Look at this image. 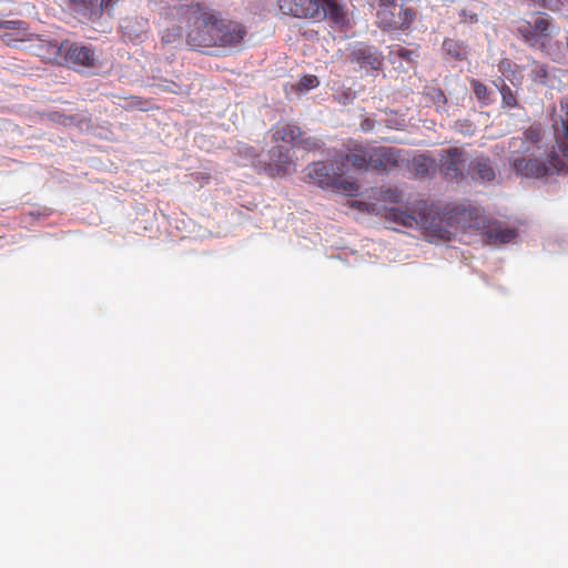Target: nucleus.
Segmentation results:
<instances>
[{
  "label": "nucleus",
  "mask_w": 568,
  "mask_h": 568,
  "mask_svg": "<svg viewBox=\"0 0 568 568\" xmlns=\"http://www.w3.org/2000/svg\"><path fill=\"white\" fill-rule=\"evenodd\" d=\"M305 135L302 129L293 123H286L282 126H277L273 134L272 141L275 143L284 142L291 144L293 148H296L298 140Z\"/></svg>",
  "instance_id": "obj_18"
},
{
  "label": "nucleus",
  "mask_w": 568,
  "mask_h": 568,
  "mask_svg": "<svg viewBox=\"0 0 568 568\" xmlns=\"http://www.w3.org/2000/svg\"><path fill=\"white\" fill-rule=\"evenodd\" d=\"M398 55H399V57H402V58H404V59L409 60V59H410V55H412V52H410V51H408L407 49L400 48V49L398 50Z\"/></svg>",
  "instance_id": "obj_39"
},
{
  "label": "nucleus",
  "mask_w": 568,
  "mask_h": 568,
  "mask_svg": "<svg viewBox=\"0 0 568 568\" xmlns=\"http://www.w3.org/2000/svg\"><path fill=\"white\" fill-rule=\"evenodd\" d=\"M39 55L47 61L58 64L64 63L69 68H90L95 63V53L90 45L81 43H62L43 42L39 47Z\"/></svg>",
  "instance_id": "obj_4"
},
{
  "label": "nucleus",
  "mask_w": 568,
  "mask_h": 568,
  "mask_svg": "<svg viewBox=\"0 0 568 568\" xmlns=\"http://www.w3.org/2000/svg\"><path fill=\"white\" fill-rule=\"evenodd\" d=\"M320 84L318 78L313 74L303 75L294 85L296 90L305 92L317 88Z\"/></svg>",
  "instance_id": "obj_26"
},
{
  "label": "nucleus",
  "mask_w": 568,
  "mask_h": 568,
  "mask_svg": "<svg viewBox=\"0 0 568 568\" xmlns=\"http://www.w3.org/2000/svg\"><path fill=\"white\" fill-rule=\"evenodd\" d=\"M496 87L501 94V106L504 109H514L519 106L517 100V90H511L504 80L500 81V84H496Z\"/></svg>",
  "instance_id": "obj_25"
},
{
  "label": "nucleus",
  "mask_w": 568,
  "mask_h": 568,
  "mask_svg": "<svg viewBox=\"0 0 568 568\" xmlns=\"http://www.w3.org/2000/svg\"><path fill=\"white\" fill-rule=\"evenodd\" d=\"M371 146L354 144L347 148V152L344 156H339L337 160L347 164H351L356 170H368L371 169Z\"/></svg>",
  "instance_id": "obj_15"
},
{
  "label": "nucleus",
  "mask_w": 568,
  "mask_h": 568,
  "mask_svg": "<svg viewBox=\"0 0 568 568\" xmlns=\"http://www.w3.org/2000/svg\"><path fill=\"white\" fill-rule=\"evenodd\" d=\"M349 60L366 71H378L384 64L383 54L375 47L364 43H359L352 49Z\"/></svg>",
  "instance_id": "obj_11"
},
{
  "label": "nucleus",
  "mask_w": 568,
  "mask_h": 568,
  "mask_svg": "<svg viewBox=\"0 0 568 568\" xmlns=\"http://www.w3.org/2000/svg\"><path fill=\"white\" fill-rule=\"evenodd\" d=\"M459 17H460V21L464 23H475L478 21L477 13L466 10V9H464L459 12Z\"/></svg>",
  "instance_id": "obj_35"
},
{
  "label": "nucleus",
  "mask_w": 568,
  "mask_h": 568,
  "mask_svg": "<svg viewBox=\"0 0 568 568\" xmlns=\"http://www.w3.org/2000/svg\"><path fill=\"white\" fill-rule=\"evenodd\" d=\"M532 2L539 4L542 8L549 10H556L558 8V0H531Z\"/></svg>",
  "instance_id": "obj_37"
},
{
  "label": "nucleus",
  "mask_w": 568,
  "mask_h": 568,
  "mask_svg": "<svg viewBox=\"0 0 568 568\" xmlns=\"http://www.w3.org/2000/svg\"><path fill=\"white\" fill-rule=\"evenodd\" d=\"M467 176L475 181L493 182L496 179V166L487 156H477L468 164Z\"/></svg>",
  "instance_id": "obj_14"
},
{
  "label": "nucleus",
  "mask_w": 568,
  "mask_h": 568,
  "mask_svg": "<svg viewBox=\"0 0 568 568\" xmlns=\"http://www.w3.org/2000/svg\"><path fill=\"white\" fill-rule=\"evenodd\" d=\"M548 78L547 69L544 64L535 63L534 69L531 70V79L535 82H539L541 84H546Z\"/></svg>",
  "instance_id": "obj_31"
},
{
  "label": "nucleus",
  "mask_w": 568,
  "mask_h": 568,
  "mask_svg": "<svg viewBox=\"0 0 568 568\" xmlns=\"http://www.w3.org/2000/svg\"><path fill=\"white\" fill-rule=\"evenodd\" d=\"M371 169L388 171L397 166L400 151L395 148H371Z\"/></svg>",
  "instance_id": "obj_13"
},
{
  "label": "nucleus",
  "mask_w": 568,
  "mask_h": 568,
  "mask_svg": "<svg viewBox=\"0 0 568 568\" xmlns=\"http://www.w3.org/2000/svg\"><path fill=\"white\" fill-rule=\"evenodd\" d=\"M183 42L181 27L166 28L161 33V44L163 47L179 48Z\"/></svg>",
  "instance_id": "obj_22"
},
{
  "label": "nucleus",
  "mask_w": 568,
  "mask_h": 568,
  "mask_svg": "<svg viewBox=\"0 0 568 568\" xmlns=\"http://www.w3.org/2000/svg\"><path fill=\"white\" fill-rule=\"evenodd\" d=\"M412 166L416 174L426 176L434 171L435 161L428 155L420 154L413 159Z\"/></svg>",
  "instance_id": "obj_24"
},
{
  "label": "nucleus",
  "mask_w": 568,
  "mask_h": 568,
  "mask_svg": "<svg viewBox=\"0 0 568 568\" xmlns=\"http://www.w3.org/2000/svg\"><path fill=\"white\" fill-rule=\"evenodd\" d=\"M377 18L384 29L404 30L414 21L415 11L402 4L390 3L377 11Z\"/></svg>",
  "instance_id": "obj_9"
},
{
  "label": "nucleus",
  "mask_w": 568,
  "mask_h": 568,
  "mask_svg": "<svg viewBox=\"0 0 568 568\" xmlns=\"http://www.w3.org/2000/svg\"><path fill=\"white\" fill-rule=\"evenodd\" d=\"M306 170L308 180L322 189H329L349 195L358 192V185L355 182L344 180L347 170H345L343 161L335 159L329 164L322 161L313 162Z\"/></svg>",
  "instance_id": "obj_5"
},
{
  "label": "nucleus",
  "mask_w": 568,
  "mask_h": 568,
  "mask_svg": "<svg viewBox=\"0 0 568 568\" xmlns=\"http://www.w3.org/2000/svg\"><path fill=\"white\" fill-rule=\"evenodd\" d=\"M564 116L554 124L556 146L565 159H568V102L561 103Z\"/></svg>",
  "instance_id": "obj_17"
},
{
  "label": "nucleus",
  "mask_w": 568,
  "mask_h": 568,
  "mask_svg": "<svg viewBox=\"0 0 568 568\" xmlns=\"http://www.w3.org/2000/svg\"><path fill=\"white\" fill-rule=\"evenodd\" d=\"M382 200L386 203H400L403 193L397 189H386L382 191Z\"/></svg>",
  "instance_id": "obj_30"
},
{
  "label": "nucleus",
  "mask_w": 568,
  "mask_h": 568,
  "mask_svg": "<svg viewBox=\"0 0 568 568\" xmlns=\"http://www.w3.org/2000/svg\"><path fill=\"white\" fill-rule=\"evenodd\" d=\"M506 79H508L511 84L516 88H519L521 85V82H523V75H520L518 72H517V69H514L510 74L506 75Z\"/></svg>",
  "instance_id": "obj_36"
},
{
  "label": "nucleus",
  "mask_w": 568,
  "mask_h": 568,
  "mask_svg": "<svg viewBox=\"0 0 568 568\" xmlns=\"http://www.w3.org/2000/svg\"><path fill=\"white\" fill-rule=\"evenodd\" d=\"M163 14L171 20H186V44L200 52L207 53L214 48L239 47L247 34L243 23L224 19L219 11L200 3L166 7Z\"/></svg>",
  "instance_id": "obj_1"
},
{
  "label": "nucleus",
  "mask_w": 568,
  "mask_h": 568,
  "mask_svg": "<svg viewBox=\"0 0 568 568\" xmlns=\"http://www.w3.org/2000/svg\"><path fill=\"white\" fill-rule=\"evenodd\" d=\"M525 140L531 142L535 145H538V143L542 139V129L538 124L530 125L525 132H524Z\"/></svg>",
  "instance_id": "obj_29"
},
{
  "label": "nucleus",
  "mask_w": 568,
  "mask_h": 568,
  "mask_svg": "<svg viewBox=\"0 0 568 568\" xmlns=\"http://www.w3.org/2000/svg\"><path fill=\"white\" fill-rule=\"evenodd\" d=\"M70 7L75 13L89 20L102 14V0H70Z\"/></svg>",
  "instance_id": "obj_20"
},
{
  "label": "nucleus",
  "mask_w": 568,
  "mask_h": 568,
  "mask_svg": "<svg viewBox=\"0 0 568 568\" xmlns=\"http://www.w3.org/2000/svg\"><path fill=\"white\" fill-rule=\"evenodd\" d=\"M237 154L246 159L254 169L257 161H261L256 150L251 145H243L239 148Z\"/></svg>",
  "instance_id": "obj_28"
},
{
  "label": "nucleus",
  "mask_w": 568,
  "mask_h": 568,
  "mask_svg": "<svg viewBox=\"0 0 568 568\" xmlns=\"http://www.w3.org/2000/svg\"><path fill=\"white\" fill-rule=\"evenodd\" d=\"M387 123H388L387 125H388L389 128H396V129H399V128H403V126L405 125V120H404V119H402V120H400V122H395V123H393L390 120H387Z\"/></svg>",
  "instance_id": "obj_40"
},
{
  "label": "nucleus",
  "mask_w": 568,
  "mask_h": 568,
  "mask_svg": "<svg viewBox=\"0 0 568 568\" xmlns=\"http://www.w3.org/2000/svg\"><path fill=\"white\" fill-rule=\"evenodd\" d=\"M122 37L132 43H142L150 30L149 20L143 17H129L120 24Z\"/></svg>",
  "instance_id": "obj_12"
},
{
  "label": "nucleus",
  "mask_w": 568,
  "mask_h": 568,
  "mask_svg": "<svg viewBox=\"0 0 568 568\" xmlns=\"http://www.w3.org/2000/svg\"><path fill=\"white\" fill-rule=\"evenodd\" d=\"M498 69L506 77V75L510 74V72L514 69H521V68L518 65H515L511 62V60H509V59H503V60H500V62L498 64Z\"/></svg>",
  "instance_id": "obj_34"
},
{
  "label": "nucleus",
  "mask_w": 568,
  "mask_h": 568,
  "mask_svg": "<svg viewBox=\"0 0 568 568\" xmlns=\"http://www.w3.org/2000/svg\"><path fill=\"white\" fill-rule=\"evenodd\" d=\"M268 161H257L255 171L272 179L285 176L296 171V164L287 148L276 145L268 151Z\"/></svg>",
  "instance_id": "obj_8"
},
{
  "label": "nucleus",
  "mask_w": 568,
  "mask_h": 568,
  "mask_svg": "<svg viewBox=\"0 0 568 568\" xmlns=\"http://www.w3.org/2000/svg\"><path fill=\"white\" fill-rule=\"evenodd\" d=\"M510 165L517 175L534 179L559 174L567 169L565 161L555 151L550 153L545 162L517 156L511 160Z\"/></svg>",
  "instance_id": "obj_6"
},
{
  "label": "nucleus",
  "mask_w": 568,
  "mask_h": 568,
  "mask_svg": "<svg viewBox=\"0 0 568 568\" xmlns=\"http://www.w3.org/2000/svg\"><path fill=\"white\" fill-rule=\"evenodd\" d=\"M481 231L488 244L510 243L517 236L514 229L501 227L500 225L489 226L486 224V229Z\"/></svg>",
  "instance_id": "obj_19"
},
{
  "label": "nucleus",
  "mask_w": 568,
  "mask_h": 568,
  "mask_svg": "<svg viewBox=\"0 0 568 568\" xmlns=\"http://www.w3.org/2000/svg\"><path fill=\"white\" fill-rule=\"evenodd\" d=\"M385 219L405 227H419L438 240L449 241L453 234L470 233L486 229V217L478 207L448 204L442 215L419 203L414 210L387 209Z\"/></svg>",
  "instance_id": "obj_2"
},
{
  "label": "nucleus",
  "mask_w": 568,
  "mask_h": 568,
  "mask_svg": "<svg viewBox=\"0 0 568 568\" xmlns=\"http://www.w3.org/2000/svg\"><path fill=\"white\" fill-rule=\"evenodd\" d=\"M323 145V142L314 136H305L303 135L298 142L296 148H301L307 152L320 150Z\"/></svg>",
  "instance_id": "obj_27"
},
{
  "label": "nucleus",
  "mask_w": 568,
  "mask_h": 568,
  "mask_svg": "<svg viewBox=\"0 0 568 568\" xmlns=\"http://www.w3.org/2000/svg\"><path fill=\"white\" fill-rule=\"evenodd\" d=\"M0 29L2 39L9 44L26 41L29 36L27 23L22 20H0Z\"/></svg>",
  "instance_id": "obj_16"
},
{
  "label": "nucleus",
  "mask_w": 568,
  "mask_h": 568,
  "mask_svg": "<svg viewBox=\"0 0 568 568\" xmlns=\"http://www.w3.org/2000/svg\"><path fill=\"white\" fill-rule=\"evenodd\" d=\"M466 161V152L462 148H450L440 152L439 170L452 181L464 180L467 178V172L463 170Z\"/></svg>",
  "instance_id": "obj_10"
},
{
  "label": "nucleus",
  "mask_w": 568,
  "mask_h": 568,
  "mask_svg": "<svg viewBox=\"0 0 568 568\" xmlns=\"http://www.w3.org/2000/svg\"><path fill=\"white\" fill-rule=\"evenodd\" d=\"M471 84L477 99L486 103L488 101V92L486 85L477 80H473Z\"/></svg>",
  "instance_id": "obj_32"
},
{
  "label": "nucleus",
  "mask_w": 568,
  "mask_h": 568,
  "mask_svg": "<svg viewBox=\"0 0 568 568\" xmlns=\"http://www.w3.org/2000/svg\"><path fill=\"white\" fill-rule=\"evenodd\" d=\"M281 12L300 19H328L334 26L348 24L345 7L337 0H277Z\"/></svg>",
  "instance_id": "obj_3"
},
{
  "label": "nucleus",
  "mask_w": 568,
  "mask_h": 568,
  "mask_svg": "<svg viewBox=\"0 0 568 568\" xmlns=\"http://www.w3.org/2000/svg\"><path fill=\"white\" fill-rule=\"evenodd\" d=\"M554 19L546 13L536 14L517 27L518 37L530 48L542 49L552 37Z\"/></svg>",
  "instance_id": "obj_7"
},
{
  "label": "nucleus",
  "mask_w": 568,
  "mask_h": 568,
  "mask_svg": "<svg viewBox=\"0 0 568 568\" xmlns=\"http://www.w3.org/2000/svg\"><path fill=\"white\" fill-rule=\"evenodd\" d=\"M362 129L365 130V131H369L373 129L374 126V121L369 120V119H365L362 124H361Z\"/></svg>",
  "instance_id": "obj_38"
},
{
  "label": "nucleus",
  "mask_w": 568,
  "mask_h": 568,
  "mask_svg": "<svg viewBox=\"0 0 568 568\" xmlns=\"http://www.w3.org/2000/svg\"><path fill=\"white\" fill-rule=\"evenodd\" d=\"M49 118H50L51 121L60 123V124H62L64 126L70 125V124H72L74 122V116H72V115H64V114H62L60 112H57V111L55 112H51L49 114Z\"/></svg>",
  "instance_id": "obj_33"
},
{
  "label": "nucleus",
  "mask_w": 568,
  "mask_h": 568,
  "mask_svg": "<svg viewBox=\"0 0 568 568\" xmlns=\"http://www.w3.org/2000/svg\"><path fill=\"white\" fill-rule=\"evenodd\" d=\"M425 105L435 106L437 111H444L447 104V98L442 89L426 88L423 92Z\"/></svg>",
  "instance_id": "obj_21"
},
{
  "label": "nucleus",
  "mask_w": 568,
  "mask_h": 568,
  "mask_svg": "<svg viewBox=\"0 0 568 568\" xmlns=\"http://www.w3.org/2000/svg\"><path fill=\"white\" fill-rule=\"evenodd\" d=\"M443 49L456 60H464L468 53L467 45L463 41L455 39H445Z\"/></svg>",
  "instance_id": "obj_23"
}]
</instances>
